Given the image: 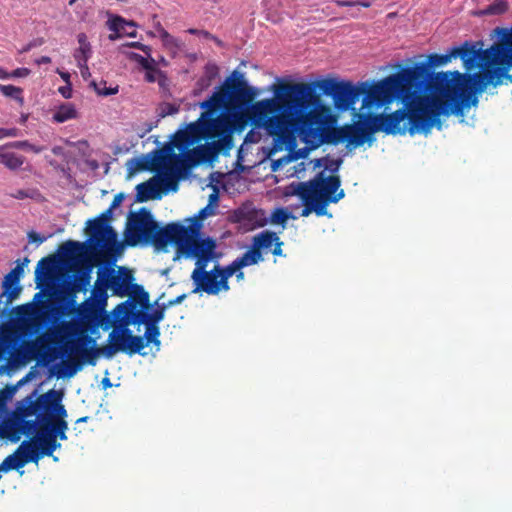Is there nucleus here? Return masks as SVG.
Segmentation results:
<instances>
[{"mask_svg":"<svg viewBox=\"0 0 512 512\" xmlns=\"http://www.w3.org/2000/svg\"><path fill=\"white\" fill-rule=\"evenodd\" d=\"M255 96V89L249 86L243 74L234 71L208 100L200 104V107L205 110L203 118L206 140L211 141L187 152L186 161L189 162V165L213 160L220 152L226 153L232 149L233 138L230 124L227 118L219 115V112H232L245 106H247V112L253 104Z\"/></svg>","mask_w":512,"mask_h":512,"instance_id":"4","label":"nucleus"},{"mask_svg":"<svg viewBox=\"0 0 512 512\" xmlns=\"http://www.w3.org/2000/svg\"><path fill=\"white\" fill-rule=\"evenodd\" d=\"M141 44L140 42H131V43H125L123 45V47H134V48H137V49H141Z\"/></svg>","mask_w":512,"mask_h":512,"instance_id":"63","label":"nucleus"},{"mask_svg":"<svg viewBox=\"0 0 512 512\" xmlns=\"http://www.w3.org/2000/svg\"><path fill=\"white\" fill-rule=\"evenodd\" d=\"M30 260L24 258L22 263L17 264L12 268L3 281L4 290L0 294V302L2 297H6V304L9 305L15 298L20 295L21 287L19 285L21 276L24 272V266H26Z\"/></svg>","mask_w":512,"mask_h":512,"instance_id":"18","label":"nucleus"},{"mask_svg":"<svg viewBox=\"0 0 512 512\" xmlns=\"http://www.w3.org/2000/svg\"><path fill=\"white\" fill-rule=\"evenodd\" d=\"M108 289L109 284L105 275V268H99L97 271V279L94 283L92 294L95 299L106 300Z\"/></svg>","mask_w":512,"mask_h":512,"instance_id":"26","label":"nucleus"},{"mask_svg":"<svg viewBox=\"0 0 512 512\" xmlns=\"http://www.w3.org/2000/svg\"><path fill=\"white\" fill-rule=\"evenodd\" d=\"M160 36L164 41H167L168 39L172 38L171 35L164 30V28H161Z\"/></svg>","mask_w":512,"mask_h":512,"instance_id":"61","label":"nucleus"},{"mask_svg":"<svg viewBox=\"0 0 512 512\" xmlns=\"http://www.w3.org/2000/svg\"><path fill=\"white\" fill-rule=\"evenodd\" d=\"M206 140L203 113L196 122L190 123L184 129L177 130L172 137L170 145H166L163 149H156L154 157L150 159H133L136 170H158L165 165L167 161L171 164L185 163L187 167L189 162L181 160L176 153L173 152L174 147L184 152L189 147L195 145L200 140Z\"/></svg>","mask_w":512,"mask_h":512,"instance_id":"7","label":"nucleus"},{"mask_svg":"<svg viewBox=\"0 0 512 512\" xmlns=\"http://www.w3.org/2000/svg\"><path fill=\"white\" fill-rule=\"evenodd\" d=\"M187 32H188L189 34H193V35H197V34H204L205 36H209V33H208V32L199 31V30H196V28H189Z\"/></svg>","mask_w":512,"mask_h":512,"instance_id":"60","label":"nucleus"},{"mask_svg":"<svg viewBox=\"0 0 512 512\" xmlns=\"http://www.w3.org/2000/svg\"><path fill=\"white\" fill-rule=\"evenodd\" d=\"M85 249V243L69 240L61 245L59 251L65 259L74 260L76 257L82 255Z\"/></svg>","mask_w":512,"mask_h":512,"instance_id":"25","label":"nucleus"},{"mask_svg":"<svg viewBox=\"0 0 512 512\" xmlns=\"http://www.w3.org/2000/svg\"><path fill=\"white\" fill-rule=\"evenodd\" d=\"M20 134V129L16 127L12 128H1V139L7 137H17Z\"/></svg>","mask_w":512,"mask_h":512,"instance_id":"45","label":"nucleus"},{"mask_svg":"<svg viewBox=\"0 0 512 512\" xmlns=\"http://www.w3.org/2000/svg\"><path fill=\"white\" fill-rule=\"evenodd\" d=\"M317 88L331 96L339 111L353 108L362 92L351 81L344 80L280 83L273 87L274 98L255 102L248 109L247 116L251 125L265 129L280 148L293 146L296 134L306 141L321 136L326 115L323 110H311L313 101L318 97Z\"/></svg>","mask_w":512,"mask_h":512,"instance_id":"2","label":"nucleus"},{"mask_svg":"<svg viewBox=\"0 0 512 512\" xmlns=\"http://www.w3.org/2000/svg\"><path fill=\"white\" fill-rule=\"evenodd\" d=\"M77 65L81 71V75L84 80H87L91 77L90 69L87 65V62H84V59H82V62H77Z\"/></svg>","mask_w":512,"mask_h":512,"instance_id":"47","label":"nucleus"},{"mask_svg":"<svg viewBox=\"0 0 512 512\" xmlns=\"http://www.w3.org/2000/svg\"><path fill=\"white\" fill-rule=\"evenodd\" d=\"M28 463H37V456L33 457L29 441H23L14 453L7 456L0 464V472L19 470Z\"/></svg>","mask_w":512,"mask_h":512,"instance_id":"17","label":"nucleus"},{"mask_svg":"<svg viewBox=\"0 0 512 512\" xmlns=\"http://www.w3.org/2000/svg\"><path fill=\"white\" fill-rule=\"evenodd\" d=\"M123 199H124V194L123 193H119V194H116L110 207L112 209H115L117 206H119L122 202H123Z\"/></svg>","mask_w":512,"mask_h":512,"instance_id":"54","label":"nucleus"},{"mask_svg":"<svg viewBox=\"0 0 512 512\" xmlns=\"http://www.w3.org/2000/svg\"><path fill=\"white\" fill-rule=\"evenodd\" d=\"M79 46L90 45L85 34L81 33L78 35Z\"/></svg>","mask_w":512,"mask_h":512,"instance_id":"58","label":"nucleus"},{"mask_svg":"<svg viewBox=\"0 0 512 512\" xmlns=\"http://www.w3.org/2000/svg\"><path fill=\"white\" fill-rule=\"evenodd\" d=\"M104 272L113 295L125 297L130 294L134 275L129 268L119 266L117 273H115L114 268H104Z\"/></svg>","mask_w":512,"mask_h":512,"instance_id":"16","label":"nucleus"},{"mask_svg":"<svg viewBox=\"0 0 512 512\" xmlns=\"http://www.w3.org/2000/svg\"><path fill=\"white\" fill-rule=\"evenodd\" d=\"M48 427L55 434V436L60 438L62 441H65L66 430L68 429V424L64 419H52L48 422Z\"/></svg>","mask_w":512,"mask_h":512,"instance_id":"33","label":"nucleus"},{"mask_svg":"<svg viewBox=\"0 0 512 512\" xmlns=\"http://www.w3.org/2000/svg\"><path fill=\"white\" fill-rule=\"evenodd\" d=\"M425 67L414 65L391 74L381 81L366 87L354 86L364 94L363 106L374 104L382 106L394 100H400L404 106L390 114H358L359 121L334 127L322 136V142L337 145L347 142V147H360L365 142H372L377 131L386 135L428 134L433 128L430 98H423L421 93L427 87L424 78Z\"/></svg>","mask_w":512,"mask_h":512,"instance_id":"1","label":"nucleus"},{"mask_svg":"<svg viewBox=\"0 0 512 512\" xmlns=\"http://www.w3.org/2000/svg\"><path fill=\"white\" fill-rule=\"evenodd\" d=\"M508 9L509 3L507 0H495L481 13L486 15H499L505 13Z\"/></svg>","mask_w":512,"mask_h":512,"instance_id":"35","label":"nucleus"},{"mask_svg":"<svg viewBox=\"0 0 512 512\" xmlns=\"http://www.w3.org/2000/svg\"><path fill=\"white\" fill-rule=\"evenodd\" d=\"M162 72L157 69L153 64L146 68L145 79L149 83L156 82L157 75H161Z\"/></svg>","mask_w":512,"mask_h":512,"instance_id":"43","label":"nucleus"},{"mask_svg":"<svg viewBox=\"0 0 512 512\" xmlns=\"http://www.w3.org/2000/svg\"><path fill=\"white\" fill-rule=\"evenodd\" d=\"M22 89L19 87L12 86V84H1L0 83V93L3 95L10 97V99L16 100L20 103H23Z\"/></svg>","mask_w":512,"mask_h":512,"instance_id":"36","label":"nucleus"},{"mask_svg":"<svg viewBox=\"0 0 512 512\" xmlns=\"http://www.w3.org/2000/svg\"><path fill=\"white\" fill-rule=\"evenodd\" d=\"M56 396L55 390H49L45 394L33 398L23 399L17 408V418L20 421V430L25 435H33L51 421L53 404L52 397Z\"/></svg>","mask_w":512,"mask_h":512,"instance_id":"9","label":"nucleus"},{"mask_svg":"<svg viewBox=\"0 0 512 512\" xmlns=\"http://www.w3.org/2000/svg\"><path fill=\"white\" fill-rule=\"evenodd\" d=\"M262 210L258 209H250L247 212H244V210L239 209L236 212V216L238 218V221H255L256 225L258 227H263L266 225L267 220L263 217Z\"/></svg>","mask_w":512,"mask_h":512,"instance_id":"29","label":"nucleus"},{"mask_svg":"<svg viewBox=\"0 0 512 512\" xmlns=\"http://www.w3.org/2000/svg\"><path fill=\"white\" fill-rule=\"evenodd\" d=\"M135 26L133 22H127L125 19L121 18V16H114L112 19L108 21V26L111 31L114 32V34L109 35V39L115 40L116 38L120 37L121 34H126L128 36H135V32H128L126 31L125 26Z\"/></svg>","mask_w":512,"mask_h":512,"instance_id":"24","label":"nucleus"},{"mask_svg":"<svg viewBox=\"0 0 512 512\" xmlns=\"http://www.w3.org/2000/svg\"><path fill=\"white\" fill-rule=\"evenodd\" d=\"M239 271L236 260L232 261L225 267L218 265V273L220 277V283L223 284V290H229V277Z\"/></svg>","mask_w":512,"mask_h":512,"instance_id":"30","label":"nucleus"},{"mask_svg":"<svg viewBox=\"0 0 512 512\" xmlns=\"http://www.w3.org/2000/svg\"><path fill=\"white\" fill-rule=\"evenodd\" d=\"M70 323H65L63 328L44 333L35 341L27 343L26 349L33 356L45 359L49 356L51 343H63L62 354L68 356V361L64 363L60 371L62 377H73L83 363L95 365V358L103 355L105 358H112L118 352L133 355L140 353L145 349L147 343L141 335H135L127 327H114L108 335V344L95 348V340L87 334H83L77 340L63 342L67 335L71 333Z\"/></svg>","mask_w":512,"mask_h":512,"instance_id":"5","label":"nucleus"},{"mask_svg":"<svg viewBox=\"0 0 512 512\" xmlns=\"http://www.w3.org/2000/svg\"><path fill=\"white\" fill-rule=\"evenodd\" d=\"M186 297H187L186 294H182V295L177 296L174 299H170L165 303V307L169 308V307L179 305V303H181L184 299H186Z\"/></svg>","mask_w":512,"mask_h":512,"instance_id":"52","label":"nucleus"},{"mask_svg":"<svg viewBox=\"0 0 512 512\" xmlns=\"http://www.w3.org/2000/svg\"><path fill=\"white\" fill-rule=\"evenodd\" d=\"M510 34H512V27L494 29L493 35L498 40L491 47L499 46L501 50L496 59L491 62L486 63L478 59L472 69L482 67L481 71L467 76L459 71H453L451 80H447V74H442L444 85L441 94L430 98L433 127L441 129V115L462 116L465 107L476 105L478 99L473 96V92H483L488 84H493L494 87L501 84L506 70L512 68V36Z\"/></svg>","mask_w":512,"mask_h":512,"instance_id":"3","label":"nucleus"},{"mask_svg":"<svg viewBox=\"0 0 512 512\" xmlns=\"http://www.w3.org/2000/svg\"><path fill=\"white\" fill-rule=\"evenodd\" d=\"M174 225L175 222H170L165 227H159L150 211L141 208L138 213H132L128 217L124 240L130 247L143 242L162 250L171 241Z\"/></svg>","mask_w":512,"mask_h":512,"instance_id":"8","label":"nucleus"},{"mask_svg":"<svg viewBox=\"0 0 512 512\" xmlns=\"http://www.w3.org/2000/svg\"><path fill=\"white\" fill-rule=\"evenodd\" d=\"M28 238H29V241L30 242H35V243H43L46 238L37 234V232L35 231H30L29 234H28Z\"/></svg>","mask_w":512,"mask_h":512,"instance_id":"53","label":"nucleus"},{"mask_svg":"<svg viewBox=\"0 0 512 512\" xmlns=\"http://www.w3.org/2000/svg\"><path fill=\"white\" fill-rule=\"evenodd\" d=\"M294 192L296 195H298L304 205V208L302 209L303 217L309 216L312 211H314L317 216L326 215L323 210V205L316 203V201H314L313 197L307 190H305L301 183L297 184Z\"/></svg>","mask_w":512,"mask_h":512,"instance_id":"20","label":"nucleus"},{"mask_svg":"<svg viewBox=\"0 0 512 512\" xmlns=\"http://www.w3.org/2000/svg\"><path fill=\"white\" fill-rule=\"evenodd\" d=\"M200 230L201 224L197 221L190 226L175 222L170 243L176 245L177 254H183L186 257L215 255L216 241L209 237L199 238Z\"/></svg>","mask_w":512,"mask_h":512,"instance_id":"10","label":"nucleus"},{"mask_svg":"<svg viewBox=\"0 0 512 512\" xmlns=\"http://www.w3.org/2000/svg\"><path fill=\"white\" fill-rule=\"evenodd\" d=\"M142 51H144V53L147 55V56H150V53H151V47L145 45V44H141V49Z\"/></svg>","mask_w":512,"mask_h":512,"instance_id":"64","label":"nucleus"},{"mask_svg":"<svg viewBox=\"0 0 512 512\" xmlns=\"http://www.w3.org/2000/svg\"><path fill=\"white\" fill-rule=\"evenodd\" d=\"M167 162L166 171L163 179L151 178L146 182L136 185V201L144 203L149 199L161 198V188L165 185L166 189L177 191V174L174 170V164Z\"/></svg>","mask_w":512,"mask_h":512,"instance_id":"13","label":"nucleus"},{"mask_svg":"<svg viewBox=\"0 0 512 512\" xmlns=\"http://www.w3.org/2000/svg\"><path fill=\"white\" fill-rule=\"evenodd\" d=\"M9 146L15 149L30 150L35 153H40L43 151L42 147L34 146L28 140L11 141L9 142Z\"/></svg>","mask_w":512,"mask_h":512,"instance_id":"41","label":"nucleus"},{"mask_svg":"<svg viewBox=\"0 0 512 512\" xmlns=\"http://www.w3.org/2000/svg\"><path fill=\"white\" fill-rule=\"evenodd\" d=\"M29 73H30V70L28 68H17L10 73V77H13V78L27 77V75H29Z\"/></svg>","mask_w":512,"mask_h":512,"instance_id":"51","label":"nucleus"},{"mask_svg":"<svg viewBox=\"0 0 512 512\" xmlns=\"http://www.w3.org/2000/svg\"><path fill=\"white\" fill-rule=\"evenodd\" d=\"M113 209L109 206L104 212L87 222L89 241L94 249H99L105 256H114L120 249L116 231L109 225Z\"/></svg>","mask_w":512,"mask_h":512,"instance_id":"11","label":"nucleus"},{"mask_svg":"<svg viewBox=\"0 0 512 512\" xmlns=\"http://www.w3.org/2000/svg\"><path fill=\"white\" fill-rule=\"evenodd\" d=\"M91 266H88L83 270L76 278L73 283V289L75 291H85L91 282Z\"/></svg>","mask_w":512,"mask_h":512,"instance_id":"32","label":"nucleus"},{"mask_svg":"<svg viewBox=\"0 0 512 512\" xmlns=\"http://www.w3.org/2000/svg\"><path fill=\"white\" fill-rule=\"evenodd\" d=\"M90 56L91 45L79 46V48H77L74 53V58L76 62H82V59H84V62H88Z\"/></svg>","mask_w":512,"mask_h":512,"instance_id":"42","label":"nucleus"},{"mask_svg":"<svg viewBox=\"0 0 512 512\" xmlns=\"http://www.w3.org/2000/svg\"><path fill=\"white\" fill-rule=\"evenodd\" d=\"M61 396L58 392H56V396L52 397V401H55L53 404L52 409V419H64L67 415L66 409L64 408L63 404L60 403Z\"/></svg>","mask_w":512,"mask_h":512,"instance_id":"40","label":"nucleus"},{"mask_svg":"<svg viewBox=\"0 0 512 512\" xmlns=\"http://www.w3.org/2000/svg\"><path fill=\"white\" fill-rule=\"evenodd\" d=\"M278 240L276 232L271 230L260 231L252 238L254 248L262 254V251H269L273 247V243Z\"/></svg>","mask_w":512,"mask_h":512,"instance_id":"23","label":"nucleus"},{"mask_svg":"<svg viewBox=\"0 0 512 512\" xmlns=\"http://www.w3.org/2000/svg\"><path fill=\"white\" fill-rule=\"evenodd\" d=\"M142 324H145V326H146L145 335L142 336L146 343V346L150 343L159 345L160 344V340H159L160 329L157 326V324H153V323H149V322H142Z\"/></svg>","mask_w":512,"mask_h":512,"instance_id":"31","label":"nucleus"},{"mask_svg":"<svg viewBox=\"0 0 512 512\" xmlns=\"http://www.w3.org/2000/svg\"><path fill=\"white\" fill-rule=\"evenodd\" d=\"M481 46V43L470 44L469 42H465L459 47L456 46L451 48L447 54H431L427 57L426 61L416 62V65H423L425 67L424 78L426 87L425 90L421 93V96L435 97L441 94V89L444 85L442 74L447 75V80L452 79L453 72H439L436 73L435 78H433V72L430 71V68L446 65V63L449 62L451 58L460 57L464 62L465 68L467 70H471L478 62V59H482L486 63L491 62L497 58L501 50L499 46L489 47L487 49H482Z\"/></svg>","mask_w":512,"mask_h":512,"instance_id":"6","label":"nucleus"},{"mask_svg":"<svg viewBox=\"0 0 512 512\" xmlns=\"http://www.w3.org/2000/svg\"><path fill=\"white\" fill-rule=\"evenodd\" d=\"M131 57L137 61V63L139 65H141L145 70L146 68H148L150 65H151V62L150 60H148L147 58L143 57L142 55H139V54H132Z\"/></svg>","mask_w":512,"mask_h":512,"instance_id":"49","label":"nucleus"},{"mask_svg":"<svg viewBox=\"0 0 512 512\" xmlns=\"http://www.w3.org/2000/svg\"><path fill=\"white\" fill-rule=\"evenodd\" d=\"M282 245H283V242L281 241V239L278 237V240L275 241V243H273V247L272 249L270 250L271 253L275 256H285V254L283 253V250H282Z\"/></svg>","mask_w":512,"mask_h":512,"instance_id":"48","label":"nucleus"},{"mask_svg":"<svg viewBox=\"0 0 512 512\" xmlns=\"http://www.w3.org/2000/svg\"><path fill=\"white\" fill-rule=\"evenodd\" d=\"M219 201V192L217 190H214L213 193L209 195V206L216 204Z\"/></svg>","mask_w":512,"mask_h":512,"instance_id":"57","label":"nucleus"},{"mask_svg":"<svg viewBox=\"0 0 512 512\" xmlns=\"http://www.w3.org/2000/svg\"><path fill=\"white\" fill-rule=\"evenodd\" d=\"M9 142L0 146V163L10 170H18L23 165L25 158L16 152L10 151Z\"/></svg>","mask_w":512,"mask_h":512,"instance_id":"22","label":"nucleus"},{"mask_svg":"<svg viewBox=\"0 0 512 512\" xmlns=\"http://www.w3.org/2000/svg\"><path fill=\"white\" fill-rule=\"evenodd\" d=\"M300 183L308 190L313 200L322 205L325 214L330 203H337L344 197L343 190L339 191L341 180L338 175L325 176L323 172H319L312 180Z\"/></svg>","mask_w":512,"mask_h":512,"instance_id":"12","label":"nucleus"},{"mask_svg":"<svg viewBox=\"0 0 512 512\" xmlns=\"http://www.w3.org/2000/svg\"><path fill=\"white\" fill-rule=\"evenodd\" d=\"M43 43H44V39L43 38L32 39V40H30V42L26 46H24L21 49V53H27V51L31 50V48L37 47V46H41V45H43Z\"/></svg>","mask_w":512,"mask_h":512,"instance_id":"46","label":"nucleus"},{"mask_svg":"<svg viewBox=\"0 0 512 512\" xmlns=\"http://www.w3.org/2000/svg\"><path fill=\"white\" fill-rule=\"evenodd\" d=\"M56 263L57 261L54 255L45 256L38 262L35 269V281L38 287L42 286L47 279L53 277Z\"/></svg>","mask_w":512,"mask_h":512,"instance_id":"21","label":"nucleus"},{"mask_svg":"<svg viewBox=\"0 0 512 512\" xmlns=\"http://www.w3.org/2000/svg\"><path fill=\"white\" fill-rule=\"evenodd\" d=\"M213 214H214V208H212L209 205H207L204 208L199 210V212H198V214L196 215L195 218L191 219L192 223H194L196 221L198 223H200V220L208 217L209 215H213Z\"/></svg>","mask_w":512,"mask_h":512,"instance_id":"44","label":"nucleus"},{"mask_svg":"<svg viewBox=\"0 0 512 512\" xmlns=\"http://www.w3.org/2000/svg\"><path fill=\"white\" fill-rule=\"evenodd\" d=\"M235 260L238 264V269H241L246 266L257 264L261 262L263 258L261 252L257 251L252 244L248 251L238 256Z\"/></svg>","mask_w":512,"mask_h":512,"instance_id":"28","label":"nucleus"},{"mask_svg":"<svg viewBox=\"0 0 512 512\" xmlns=\"http://www.w3.org/2000/svg\"><path fill=\"white\" fill-rule=\"evenodd\" d=\"M330 162V164L325 165V168L335 172L339 169L342 160H331Z\"/></svg>","mask_w":512,"mask_h":512,"instance_id":"55","label":"nucleus"},{"mask_svg":"<svg viewBox=\"0 0 512 512\" xmlns=\"http://www.w3.org/2000/svg\"><path fill=\"white\" fill-rule=\"evenodd\" d=\"M215 255H203V256H195L196 258V267L194 268L191 278L192 281H195L198 276L206 272V267L210 261L213 260Z\"/></svg>","mask_w":512,"mask_h":512,"instance_id":"34","label":"nucleus"},{"mask_svg":"<svg viewBox=\"0 0 512 512\" xmlns=\"http://www.w3.org/2000/svg\"><path fill=\"white\" fill-rule=\"evenodd\" d=\"M60 94L63 96L64 99H71L73 95V89L71 86V83H67L66 86L59 88Z\"/></svg>","mask_w":512,"mask_h":512,"instance_id":"50","label":"nucleus"},{"mask_svg":"<svg viewBox=\"0 0 512 512\" xmlns=\"http://www.w3.org/2000/svg\"><path fill=\"white\" fill-rule=\"evenodd\" d=\"M12 197L17 199H24L30 196V194L25 190H18L15 193L11 194Z\"/></svg>","mask_w":512,"mask_h":512,"instance_id":"56","label":"nucleus"},{"mask_svg":"<svg viewBox=\"0 0 512 512\" xmlns=\"http://www.w3.org/2000/svg\"><path fill=\"white\" fill-rule=\"evenodd\" d=\"M290 214L284 208H276L272 211L270 215V222L275 225H284L286 221L289 219Z\"/></svg>","mask_w":512,"mask_h":512,"instance_id":"39","label":"nucleus"},{"mask_svg":"<svg viewBox=\"0 0 512 512\" xmlns=\"http://www.w3.org/2000/svg\"><path fill=\"white\" fill-rule=\"evenodd\" d=\"M78 113L72 103H63L53 113L52 119L56 123H64L69 119L77 118Z\"/></svg>","mask_w":512,"mask_h":512,"instance_id":"27","label":"nucleus"},{"mask_svg":"<svg viewBox=\"0 0 512 512\" xmlns=\"http://www.w3.org/2000/svg\"><path fill=\"white\" fill-rule=\"evenodd\" d=\"M11 78V73H8L6 70L0 67V79H8Z\"/></svg>","mask_w":512,"mask_h":512,"instance_id":"62","label":"nucleus"},{"mask_svg":"<svg viewBox=\"0 0 512 512\" xmlns=\"http://www.w3.org/2000/svg\"><path fill=\"white\" fill-rule=\"evenodd\" d=\"M90 87H92L97 94L104 96L114 95L118 92V87L106 88V81L104 80L99 83L93 80L90 82Z\"/></svg>","mask_w":512,"mask_h":512,"instance_id":"38","label":"nucleus"},{"mask_svg":"<svg viewBox=\"0 0 512 512\" xmlns=\"http://www.w3.org/2000/svg\"><path fill=\"white\" fill-rule=\"evenodd\" d=\"M33 435L34 437L29 442L33 457L37 456V463L43 456H52L56 449L61 446L57 442L55 434L48 427V424L42 426Z\"/></svg>","mask_w":512,"mask_h":512,"instance_id":"15","label":"nucleus"},{"mask_svg":"<svg viewBox=\"0 0 512 512\" xmlns=\"http://www.w3.org/2000/svg\"><path fill=\"white\" fill-rule=\"evenodd\" d=\"M165 304L159 305L150 314L143 309L137 307L136 302L124 301L117 306V316H122L125 324H142V322H149L158 325V323L165 318Z\"/></svg>","mask_w":512,"mask_h":512,"instance_id":"14","label":"nucleus"},{"mask_svg":"<svg viewBox=\"0 0 512 512\" xmlns=\"http://www.w3.org/2000/svg\"><path fill=\"white\" fill-rule=\"evenodd\" d=\"M133 289V292L134 294H137L138 295V300H133L132 302H136V304L140 305V308L139 309H143V310H147V308L149 307V295L148 293L145 291V289L143 288V286L141 285H138V284H133L132 288ZM129 302H131L130 300H128Z\"/></svg>","mask_w":512,"mask_h":512,"instance_id":"37","label":"nucleus"},{"mask_svg":"<svg viewBox=\"0 0 512 512\" xmlns=\"http://www.w3.org/2000/svg\"><path fill=\"white\" fill-rule=\"evenodd\" d=\"M52 61L49 56H42L36 60L37 65H45V63H50Z\"/></svg>","mask_w":512,"mask_h":512,"instance_id":"59","label":"nucleus"},{"mask_svg":"<svg viewBox=\"0 0 512 512\" xmlns=\"http://www.w3.org/2000/svg\"><path fill=\"white\" fill-rule=\"evenodd\" d=\"M193 282L196 284V287L193 290L194 293L202 290L208 295L219 294L221 289H223V284L220 283L219 265H215L211 271L204 272Z\"/></svg>","mask_w":512,"mask_h":512,"instance_id":"19","label":"nucleus"}]
</instances>
